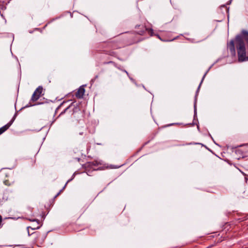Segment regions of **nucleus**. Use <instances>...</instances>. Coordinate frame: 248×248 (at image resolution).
Segmentation results:
<instances>
[{"label": "nucleus", "instance_id": "15", "mask_svg": "<svg viewBox=\"0 0 248 248\" xmlns=\"http://www.w3.org/2000/svg\"><path fill=\"white\" fill-rule=\"evenodd\" d=\"M65 187H63V188H62V189L61 190H60V192H58V193H57V194L55 196V197H54V198H56L57 197H58V196L60 195V193L62 191V190L63 189H64V188H65Z\"/></svg>", "mask_w": 248, "mask_h": 248}, {"label": "nucleus", "instance_id": "16", "mask_svg": "<svg viewBox=\"0 0 248 248\" xmlns=\"http://www.w3.org/2000/svg\"><path fill=\"white\" fill-rule=\"evenodd\" d=\"M242 152H243V151H242V149H237V150H236V153H237V154H241V153H242Z\"/></svg>", "mask_w": 248, "mask_h": 248}, {"label": "nucleus", "instance_id": "23", "mask_svg": "<svg viewBox=\"0 0 248 248\" xmlns=\"http://www.w3.org/2000/svg\"><path fill=\"white\" fill-rule=\"evenodd\" d=\"M191 143H187L186 144L187 145H189V144H191Z\"/></svg>", "mask_w": 248, "mask_h": 248}, {"label": "nucleus", "instance_id": "19", "mask_svg": "<svg viewBox=\"0 0 248 248\" xmlns=\"http://www.w3.org/2000/svg\"><path fill=\"white\" fill-rule=\"evenodd\" d=\"M30 221H37L38 220L37 219H29Z\"/></svg>", "mask_w": 248, "mask_h": 248}, {"label": "nucleus", "instance_id": "13", "mask_svg": "<svg viewBox=\"0 0 248 248\" xmlns=\"http://www.w3.org/2000/svg\"><path fill=\"white\" fill-rule=\"evenodd\" d=\"M206 73H207V72L203 76L202 78V81H201V83H200V85L199 86L198 89H199V88H200V86H201V84H202V81H203V79H204V78H205V76L206 75Z\"/></svg>", "mask_w": 248, "mask_h": 248}, {"label": "nucleus", "instance_id": "10", "mask_svg": "<svg viewBox=\"0 0 248 248\" xmlns=\"http://www.w3.org/2000/svg\"><path fill=\"white\" fill-rule=\"evenodd\" d=\"M72 105H73V103H71V104L69 106H68V107H66L65 108H64L63 109V110L61 112L60 114H59V116L63 114V113H64L67 110L69 109L70 108H71L72 107Z\"/></svg>", "mask_w": 248, "mask_h": 248}, {"label": "nucleus", "instance_id": "12", "mask_svg": "<svg viewBox=\"0 0 248 248\" xmlns=\"http://www.w3.org/2000/svg\"><path fill=\"white\" fill-rule=\"evenodd\" d=\"M65 104L64 102H63L62 103H61L60 106L57 108L56 111L60 109Z\"/></svg>", "mask_w": 248, "mask_h": 248}, {"label": "nucleus", "instance_id": "1", "mask_svg": "<svg viewBox=\"0 0 248 248\" xmlns=\"http://www.w3.org/2000/svg\"><path fill=\"white\" fill-rule=\"evenodd\" d=\"M248 31L242 30L235 37V45L237 49L238 61L239 62L248 61Z\"/></svg>", "mask_w": 248, "mask_h": 248}, {"label": "nucleus", "instance_id": "14", "mask_svg": "<svg viewBox=\"0 0 248 248\" xmlns=\"http://www.w3.org/2000/svg\"><path fill=\"white\" fill-rule=\"evenodd\" d=\"M2 216L0 215V228L2 227Z\"/></svg>", "mask_w": 248, "mask_h": 248}, {"label": "nucleus", "instance_id": "22", "mask_svg": "<svg viewBox=\"0 0 248 248\" xmlns=\"http://www.w3.org/2000/svg\"><path fill=\"white\" fill-rule=\"evenodd\" d=\"M246 181H247L248 179L246 178H245Z\"/></svg>", "mask_w": 248, "mask_h": 248}, {"label": "nucleus", "instance_id": "20", "mask_svg": "<svg viewBox=\"0 0 248 248\" xmlns=\"http://www.w3.org/2000/svg\"><path fill=\"white\" fill-rule=\"evenodd\" d=\"M70 181H71V179H70V180H68V181H67V182L65 183V185H64V186H66V185H67V183H68Z\"/></svg>", "mask_w": 248, "mask_h": 248}, {"label": "nucleus", "instance_id": "21", "mask_svg": "<svg viewBox=\"0 0 248 248\" xmlns=\"http://www.w3.org/2000/svg\"><path fill=\"white\" fill-rule=\"evenodd\" d=\"M242 157H243L245 155H243V154H242Z\"/></svg>", "mask_w": 248, "mask_h": 248}, {"label": "nucleus", "instance_id": "3", "mask_svg": "<svg viewBox=\"0 0 248 248\" xmlns=\"http://www.w3.org/2000/svg\"><path fill=\"white\" fill-rule=\"evenodd\" d=\"M102 163L100 161L94 160L92 162H87L85 164V168L87 171L89 169H93V170H104L105 169L108 168V167H103L101 169L100 168H97L96 167L99 165H101Z\"/></svg>", "mask_w": 248, "mask_h": 248}, {"label": "nucleus", "instance_id": "9", "mask_svg": "<svg viewBox=\"0 0 248 248\" xmlns=\"http://www.w3.org/2000/svg\"><path fill=\"white\" fill-rule=\"evenodd\" d=\"M105 53L106 54L110 55L111 56H113V57H116L117 56V53L112 50L106 51Z\"/></svg>", "mask_w": 248, "mask_h": 248}, {"label": "nucleus", "instance_id": "11", "mask_svg": "<svg viewBox=\"0 0 248 248\" xmlns=\"http://www.w3.org/2000/svg\"><path fill=\"white\" fill-rule=\"evenodd\" d=\"M78 111H80V109L78 107H75L73 108V114L76 113Z\"/></svg>", "mask_w": 248, "mask_h": 248}, {"label": "nucleus", "instance_id": "18", "mask_svg": "<svg viewBox=\"0 0 248 248\" xmlns=\"http://www.w3.org/2000/svg\"><path fill=\"white\" fill-rule=\"evenodd\" d=\"M4 183V184H5V185H10V184H9V183H8V181H7V180L5 181Z\"/></svg>", "mask_w": 248, "mask_h": 248}, {"label": "nucleus", "instance_id": "17", "mask_svg": "<svg viewBox=\"0 0 248 248\" xmlns=\"http://www.w3.org/2000/svg\"><path fill=\"white\" fill-rule=\"evenodd\" d=\"M104 63H105V64L114 63V64L115 63L112 61H109L108 62H105Z\"/></svg>", "mask_w": 248, "mask_h": 248}, {"label": "nucleus", "instance_id": "4", "mask_svg": "<svg viewBox=\"0 0 248 248\" xmlns=\"http://www.w3.org/2000/svg\"><path fill=\"white\" fill-rule=\"evenodd\" d=\"M43 88L42 86H39L34 92L31 98L33 102L37 101L42 95L43 93Z\"/></svg>", "mask_w": 248, "mask_h": 248}, {"label": "nucleus", "instance_id": "24", "mask_svg": "<svg viewBox=\"0 0 248 248\" xmlns=\"http://www.w3.org/2000/svg\"><path fill=\"white\" fill-rule=\"evenodd\" d=\"M7 217H5V219H7ZM8 218H10V217H8Z\"/></svg>", "mask_w": 248, "mask_h": 248}, {"label": "nucleus", "instance_id": "8", "mask_svg": "<svg viewBox=\"0 0 248 248\" xmlns=\"http://www.w3.org/2000/svg\"><path fill=\"white\" fill-rule=\"evenodd\" d=\"M228 48L229 49L231 54L232 56H235V49L234 41L232 40L228 43L227 45Z\"/></svg>", "mask_w": 248, "mask_h": 248}, {"label": "nucleus", "instance_id": "6", "mask_svg": "<svg viewBox=\"0 0 248 248\" xmlns=\"http://www.w3.org/2000/svg\"><path fill=\"white\" fill-rule=\"evenodd\" d=\"M85 85H82L78 89V91L75 93V96L77 98L80 99L83 97L85 91Z\"/></svg>", "mask_w": 248, "mask_h": 248}, {"label": "nucleus", "instance_id": "7", "mask_svg": "<svg viewBox=\"0 0 248 248\" xmlns=\"http://www.w3.org/2000/svg\"><path fill=\"white\" fill-rule=\"evenodd\" d=\"M16 115V114H15L12 119L8 123L0 128V135L6 131L10 127L15 119Z\"/></svg>", "mask_w": 248, "mask_h": 248}, {"label": "nucleus", "instance_id": "2", "mask_svg": "<svg viewBox=\"0 0 248 248\" xmlns=\"http://www.w3.org/2000/svg\"><path fill=\"white\" fill-rule=\"evenodd\" d=\"M128 43L121 38L116 39L113 41L107 42V45L108 47L113 49H117L124 47L127 45Z\"/></svg>", "mask_w": 248, "mask_h": 248}, {"label": "nucleus", "instance_id": "5", "mask_svg": "<svg viewBox=\"0 0 248 248\" xmlns=\"http://www.w3.org/2000/svg\"><path fill=\"white\" fill-rule=\"evenodd\" d=\"M141 27V30L140 31H137V33L140 35H143L145 31H148V33L150 34L151 36L153 35L154 33L153 30L151 29H147L144 25H137L136 26V29H138Z\"/></svg>", "mask_w": 248, "mask_h": 248}]
</instances>
